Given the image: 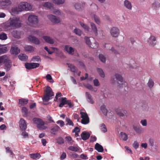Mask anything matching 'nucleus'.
<instances>
[{
  "label": "nucleus",
  "mask_w": 160,
  "mask_h": 160,
  "mask_svg": "<svg viewBox=\"0 0 160 160\" xmlns=\"http://www.w3.org/2000/svg\"><path fill=\"white\" fill-rule=\"evenodd\" d=\"M18 58L20 60L23 61H26L28 58V56L24 54H20Z\"/></svg>",
  "instance_id": "obj_29"
},
{
  "label": "nucleus",
  "mask_w": 160,
  "mask_h": 160,
  "mask_svg": "<svg viewBox=\"0 0 160 160\" xmlns=\"http://www.w3.org/2000/svg\"><path fill=\"white\" fill-rule=\"evenodd\" d=\"M101 110L104 115H107L108 111L106 109V106L105 105H103L101 106Z\"/></svg>",
  "instance_id": "obj_35"
},
{
  "label": "nucleus",
  "mask_w": 160,
  "mask_h": 160,
  "mask_svg": "<svg viewBox=\"0 0 160 160\" xmlns=\"http://www.w3.org/2000/svg\"><path fill=\"white\" fill-rule=\"evenodd\" d=\"M91 26V27L94 33L96 36L98 35V30L95 24L92 22H91L90 23Z\"/></svg>",
  "instance_id": "obj_27"
},
{
  "label": "nucleus",
  "mask_w": 160,
  "mask_h": 160,
  "mask_svg": "<svg viewBox=\"0 0 160 160\" xmlns=\"http://www.w3.org/2000/svg\"><path fill=\"white\" fill-rule=\"evenodd\" d=\"M28 38L31 42L35 44L38 45L40 43L39 39L35 37L29 36Z\"/></svg>",
  "instance_id": "obj_15"
},
{
  "label": "nucleus",
  "mask_w": 160,
  "mask_h": 160,
  "mask_svg": "<svg viewBox=\"0 0 160 160\" xmlns=\"http://www.w3.org/2000/svg\"><path fill=\"white\" fill-rule=\"evenodd\" d=\"M94 18L96 22L98 24H99L100 22L98 17L96 15H94Z\"/></svg>",
  "instance_id": "obj_51"
},
{
  "label": "nucleus",
  "mask_w": 160,
  "mask_h": 160,
  "mask_svg": "<svg viewBox=\"0 0 160 160\" xmlns=\"http://www.w3.org/2000/svg\"><path fill=\"white\" fill-rule=\"evenodd\" d=\"M84 39L87 44L90 47L92 48H95L98 47V42H95L94 43H92L89 37L85 36L84 37Z\"/></svg>",
  "instance_id": "obj_7"
},
{
  "label": "nucleus",
  "mask_w": 160,
  "mask_h": 160,
  "mask_svg": "<svg viewBox=\"0 0 160 160\" xmlns=\"http://www.w3.org/2000/svg\"><path fill=\"white\" fill-rule=\"evenodd\" d=\"M101 129L102 132H105L107 131V129L105 124L102 123L101 126Z\"/></svg>",
  "instance_id": "obj_48"
},
{
  "label": "nucleus",
  "mask_w": 160,
  "mask_h": 160,
  "mask_svg": "<svg viewBox=\"0 0 160 160\" xmlns=\"http://www.w3.org/2000/svg\"><path fill=\"white\" fill-rule=\"evenodd\" d=\"M120 136L121 139L124 141H127L128 138V135L125 132H121Z\"/></svg>",
  "instance_id": "obj_30"
},
{
  "label": "nucleus",
  "mask_w": 160,
  "mask_h": 160,
  "mask_svg": "<svg viewBox=\"0 0 160 160\" xmlns=\"http://www.w3.org/2000/svg\"><path fill=\"white\" fill-rule=\"evenodd\" d=\"M68 65V67L70 68L72 72H76L78 71V69L77 68L72 64H67Z\"/></svg>",
  "instance_id": "obj_28"
},
{
  "label": "nucleus",
  "mask_w": 160,
  "mask_h": 160,
  "mask_svg": "<svg viewBox=\"0 0 160 160\" xmlns=\"http://www.w3.org/2000/svg\"><path fill=\"white\" fill-rule=\"evenodd\" d=\"M141 123L143 126H146L147 125V122L146 119L142 120L141 121Z\"/></svg>",
  "instance_id": "obj_64"
},
{
  "label": "nucleus",
  "mask_w": 160,
  "mask_h": 160,
  "mask_svg": "<svg viewBox=\"0 0 160 160\" xmlns=\"http://www.w3.org/2000/svg\"><path fill=\"white\" fill-rule=\"evenodd\" d=\"M110 50L113 53L117 55V54H119V52L117 51L116 50H115L113 47H112L110 49Z\"/></svg>",
  "instance_id": "obj_59"
},
{
  "label": "nucleus",
  "mask_w": 160,
  "mask_h": 160,
  "mask_svg": "<svg viewBox=\"0 0 160 160\" xmlns=\"http://www.w3.org/2000/svg\"><path fill=\"white\" fill-rule=\"evenodd\" d=\"M30 157L32 159H38L41 157L40 154L39 153L30 154L29 155Z\"/></svg>",
  "instance_id": "obj_26"
},
{
  "label": "nucleus",
  "mask_w": 160,
  "mask_h": 160,
  "mask_svg": "<svg viewBox=\"0 0 160 160\" xmlns=\"http://www.w3.org/2000/svg\"><path fill=\"white\" fill-rule=\"evenodd\" d=\"M42 38L46 42L48 43L52 44L54 43L53 39L49 36H43Z\"/></svg>",
  "instance_id": "obj_19"
},
{
  "label": "nucleus",
  "mask_w": 160,
  "mask_h": 160,
  "mask_svg": "<svg viewBox=\"0 0 160 160\" xmlns=\"http://www.w3.org/2000/svg\"><path fill=\"white\" fill-rule=\"evenodd\" d=\"M59 129V127L57 125L51 129L52 132L53 134H55V132L58 131Z\"/></svg>",
  "instance_id": "obj_37"
},
{
  "label": "nucleus",
  "mask_w": 160,
  "mask_h": 160,
  "mask_svg": "<svg viewBox=\"0 0 160 160\" xmlns=\"http://www.w3.org/2000/svg\"><path fill=\"white\" fill-rule=\"evenodd\" d=\"M5 57L4 58L3 62L4 64L5 67L7 68V71L9 70L12 66V62L8 57L5 55Z\"/></svg>",
  "instance_id": "obj_9"
},
{
  "label": "nucleus",
  "mask_w": 160,
  "mask_h": 160,
  "mask_svg": "<svg viewBox=\"0 0 160 160\" xmlns=\"http://www.w3.org/2000/svg\"><path fill=\"white\" fill-rule=\"evenodd\" d=\"M66 157V154L65 152H63L60 157V159L62 160L65 159Z\"/></svg>",
  "instance_id": "obj_62"
},
{
  "label": "nucleus",
  "mask_w": 160,
  "mask_h": 160,
  "mask_svg": "<svg viewBox=\"0 0 160 160\" xmlns=\"http://www.w3.org/2000/svg\"><path fill=\"white\" fill-rule=\"evenodd\" d=\"M53 3L58 4L60 5L63 3L65 0H52Z\"/></svg>",
  "instance_id": "obj_39"
},
{
  "label": "nucleus",
  "mask_w": 160,
  "mask_h": 160,
  "mask_svg": "<svg viewBox=\"0 0 160 160\" xmlns=\"http://www.w3.org/2000/svg\"><path fill=\"white\" fill-rule=\"evenodd\" d=\"M66 121L67 122L68 124L69 125L73 126V123L70 119L66 118Z\"/></svg>",
  "instance_id": "obj_53"
},
{
  "label": "nucleus",
  "mask_w": 160,
  "mask_h": 160,
  "mask_svg": "<svg viewBox=\"0 0 160 160\" xmlns=\"http://www.w3.org/2000/svg\"><path fill=\"white\" fill-rule=\"evenodd\" d=\"M45 92L46 94L42 98V100L45 102H48L50 99V98L54 95L53 93L51 88L48 86L47 87Z\"/></svg>",
  "instance_id": "obj_3"
},
{
  "label": "nucleus",
  "mask_w": 160,
  "mask_h": 160,
  "mask_svg": "<svg viewBox=\"0 0 160 160\" xmlns=\"http://www.w3.org/2000/svg\"><path fill=\"white\" fill-rule=\"evenodd\" d=\"M99 58L100 60L102 62H105L106 58L102 54H99Z\"/></svg>",
  "instance_id": "obj_47"
},
{
  "label": "nucleus",
  "mask_w": 160,
  "mask_h": 160,
  "mask_svg": "<svg viewBox=\"0 0 160 160\" xmlns=\"http://www.w3.org/2000/svg\"><path fill=\"white\" fill-rule=\"evenodd\" d=\"M156 38L155 36H151L148 41V42L151 46H154L156 45Z\"/></svg>",
  "instance_id": "obj_16"
},
{
  "label": "nucleus",
  "mask_w": 160,
  "mask_h": 160,
  "mask_svg": "<svg viewBox=\"0 0 160 160\" xmlns=\"http://www.w3.org/2000/svg\"><path fill=\"white\" fill-rule=\"evenodd\" d=\"M97 70L101 77L103 78L105 77L104 73L102 69L98 68H97Z\"/></svg>",
  "instance_id": "obj_36"
},
{
  "label": "nucleus",
  "mask_w": 160,
  "mask_h": 160,
  "mask_svg": "<svg viewBox=\"0 0 160 160\" xmlns=\"http://www.w3.org/2000/svg\"><path fill=\"white\" fill-rule=\"evenodd\" d=\"M46 78L47 80L49 81L51 83H53L54 82V81L53 80L52 76L49 74H48L46 75Z\"/></svg>",
  "instance_id": "obj_45"
},
{
  "label": "nucleus",
  "mask_w": 160,
  "mask_h": 160,
  "mask_svg": "<svg viewBox=\"0 0 160 160\" xmlns=\"http://www.w3.org/2000/svg\"><path fill=\"white\" fill-rule=\"evenodd\" d=\"M81 26L83 27L85 29L87 30L88 31H89V28L86 25L82 22H80Z\"/></svg>",
  "instance_id": "obj_49"
},
{
  "label": "nucleus",
  "mask_w": 160,
  "mask_h": 160,
  "mask_svg": "<svg viewBox=\"0 0 160 160\" xmlns=\"http://www.w3.org/2000/svg\"><path fill=\"white\" fill-rule=\"evenodd\" d=\"M58 100L60 102L59 104L60 107H62L64 105L66 104L67 99L66 98H60Z\"/></svg>",
  "instance_id": "obj_20"
},
{
  "label": "nucleus",
  "mask_w": 160,
  "mask_h": 160,
  "mask_svg": "<svg viewBox=\"0 0 160 160\" xmlns=\"http://www.w3.org/2000/svg\"><path fill=\"white\" fill-rule=\"evenodd\" d=\"M94 148L99 152H102L103 151V147L98 143H97L95 144Z\"/></svg>",
  "instance_id": "obj_24"
},
{
  "label": "nucleus",
  "mask_w": 160,
  "mask_h": 160,
  "mask_svg": "<svg viewBox=\"0 0 160 160\" xmlns=\"http://www.w3.org/2000/svg\"><path fill=\"white\" fill-rule=\"evenodd\" d=\"M33 122L37 124V127L39 129H45L47 127L44 126L45 123L41 119L34 118L33 119Z\"/></svg>",
  "instance_id": "obj_2"
},
{
  "label": "nucleus",
  "mask_w": 160,
  "mask_h": 160,
  "mask_svg": "<svg viewBox=\"0 0 160 160\" xmlns=\"http://www.w3.org/2000/svg\"><path fill=\"white\" fill-rule=\"evenodd\" d=\"M28 101L27 99L22 98L19 99V104L21 105H24L27 104L28 102Z\"/></svg>",
  "instance_id": "obj_32"
},
{
  "label": "nucleus",
  "mask_w": 160,
  "mask_h": 160,
  "mask_svg": "<svg viewBox=\"0 0 160 160\" xmlns=\"http://www.w3.org/2000/svg\"><path fill=\"white\" fill-rule=\"evenodd\" d=\"M18 7L21 10H25L29 11L32 9V7L31 5L26 2H20L18 5Z\"/></svg>",
  "instance_id": "obj_5"
},
{
  "label": "nucleus",
  "mask_w": 160,
  "mask_h": 160,
  "mask_svg": "<svg viewBox=\"0 0 160 160\" xmlns=\"http://www.w3.org/2000/svg\"><path fill=\"white\" fill-rule=\"evenodd\" d=\"M21 135L24 138H28V133L25 131H23Z\"/></svg>",
  "instance_id": "obj_52"
},
{
  "label": "nucleus",
  "mask_w": 160,
  "mask_h": 160,
  "mask_svg": "<svg viewBox=\"0 0 160 160\" xmlns=\"http://www.w3.org/2000/svg\"><path fill=\"white\" fill-rule=\"evenodd\" d=\"M28 20L34 26L37 25L39 22L38 17L34 15H29L28 18Z\"/></svg>",
  "instance_id": "obj_6"
},
{
  "label": "nucleus",
  "mask_w": 160,
  "mask_h": 160,
  "mask_svg": "<svg viewBox=\"0 0 160 160\" xmlns=\"http://www.w3.org/2000/svg\"><path fill=\"white\" fill-rule=\"evenodd\" d=\"M68 149L69 150L74 152H77L78 150L77 147L73 146L69 147L68 148Z\"/></svg>",
  "instance_id": "obj_44"
},
{
  "label": "nucleus",
  "mask_w": 160,
  "mask_h": 160,
  "mask_svg": "<svg viewBox=\"0 0 160 160\" xmlns=\"http://www.w3.org/2000/svg\"><path fill=\"white\" fill-rule=\"evenodd\" d=\"M12 11L14 14H18L21 10L18 7H13L12 9Z\"/></svg>",
  "instance_id": "obj_33"
},
{
  "label": "nucleus",
  "mask_w": 160,
  "mask_h": 160,
  "mask_svg": "<svg viewBox=\"0 0 160 160\" xmlns=\"http://www.w3.org/2000/svg\"><path fill=\"white\" fill-rule=\"evenodd\" d=\"M85 5V3L81 4L77 3L74 5V7L76 10L79 11L82 9Z\"/></svg>",
  "instance_id": "obj_23"
},
{
  "label": "nucleus",
  "mask_w": 160,
  "mask_h": 160,
  "mask_svg": "<svg viewBox=\"0 0 160 160\" xmlns=\"http://www.w3.org/2000/svg\"><path fill=\"white\" fill-rule=\"evenodd\" d=\"M152 8L154 9H156L160 7V3L158 2L155 1L154 3L152 4Z\"/></svg>",
  "instance_id": "obj_34"
},
{
  "label": "nucleus",
  "mask_w": 160,
  "mask_h": 160,
  "mask_svg": "<svg viewBox=\"0 0 160 160\" xmlns=\"http://www.w3.org/2000/svg\"><path fill=\"white\" fill-rule=\"evenodd\" d=\"M81 118H82L81 122L84 124H86L89 123V119L87 114L86 112H81Z\"/></svg>",
  "instance_id": "obj_8"
},
{
  "label": "nucleus",
  "mask_w": 160,
  "mask_h": 160,
  "mask_svg": "<svg viewBox=\"0 0 160 160\" xmlns=\"http://www.w3.org/2000/svg\"><path fill=\"white\" fill-rule=\"evenodd\" d=\"M48 18L53 23L56 24L60 22V20L59 18L52 14L49 15L47 16Z\"/></svg>",
  "instance_id": "obj_11"
},
{
  "label": "nucleus",
  "mask_w": 160,
  "mask_h": 160,
  "mask_svg": "<svg viewBox=\"0 0 160 160\" xmlns=\"http://www.w3.org/2000/svg\"><path fill=\"white\" fill-rule=\"evenodd\" d=\"M34 48L32 46L30 45L26 46L24 47V49L26 51L29 52H32L34 51Z\"/></svg>",
  "instance_id": "obj_31"
},
{
  "label": "nucleus",
  "mask_w": 160,
  "mask_h": 160,
  "mask_svg": "<svg viewBox=\"0 0 160 160\" xmlns=\"http://www.w3.org/2000/svg\"><path fill=\"white\" fill-rule=\"evenodd\" d=\"M33 62H39L41 61L40 57L39 56L33 57L31 59Z\"/></svg>",
  "instance_id": "obj_46"
},
{
  "label": "nucleus",
  "mask_w": 160,
  "mask_h": 160,
  "mask_svg": "<svg viewBox=\"0 0 160 160\" xmlns=\"http://www.w3.org/2000/svg\"><path fill=\"white\" fill-rule=\"evenodd\" d=\"M57 123L58 124H59L60 126L61 127L65 125L64 122L63 121L61 120L57 121Z\"/></svg>",
  "instance_id": "obj_56"
},
{
  "label": "nucleus",
  "mask_w": 160,
  "mask_h": 160,
  "mask_svg": "<svg viewBox=\"0 0 160 160\" xmlns=\"http://www.w3.org/2000/svg\"><path fill=\"white\" fill-rule=\"evenodd\" d=\"M74 32L77 35L80 36L82 34V31L79 29L76 28L74 30Z\"/></svg>",
  "instance_id": "obj_41"
},
{
  "label": "nucleus",
  "mask_w": 160,
  "mask_h": 160,
  "mask_svg": "<svg viewBox=\"0 0 160 160\" xmlns=\"http://www.w3.org/2000/svg\"><path fill=\"white\" fill-rule=\"evenodd\" d=\"M64 49L69 54H73L74 50L72 47H69L68 46L66 45L65 46Z\"/></svg>",
  "instance_id": "obj_25"
},
{
  "label": "nucleus",
  "mask_w": 160,
  "mask_h": 160,
  "mask_svg": "<svg viewBox=\"0 0 160 160\" xmlns=\"http://www.w3.org/2000/svg\"><path fill=\"white\" fill-rule=\"evenodd\" d=\"M62 96V93L61 92H58L57 93L55 97V99H54V101H57L58 99V98L59 97H60Z\"/></svg>",
  "instance_id": "obj_54"
},
{
  "label": "nucleus",
  "mask_w": 160,
  "mask_h": 160,
  "mask_svg": "<svg viewBox=\"0 0 160 160\" xmlns=\"http://www.w3.org/2000/svg\"><path fill=\"white\" fill-rule=\"evenodd\" d=\"M12 2L11 0H4L0 2V6L6 8L11 4Z\"/></svg>",
  "instance_id": "obj_14"
},
{
  "label": "nucleus",
  "mask_w": 160,
  "mask_h": 160,
  "mask_svg": "<svg viewBox=\"0 0 160 160\" xmlns=\"http://www.w3.org/2000/svg\"><path fill=\"white\" fill-rule=\"evenodd\" d=\"M80 158L81 159H84V160H87L88 159V158L87 157V155H85L84 154H82L80 156Z\"/></svg>",
  "instance_id": "obj_61"
},
{
  "label": "nucleus",
  "mask_w": 160,
  "mask_h": 160,
  "mask_svg": "<svg viewBox=\"0 0 160 160\" xmlns=\"http://www.w3.org/2000/svg\"><path fill=\"white\" fill-rule=\"evenodd\" d=\"M66 141L68 142H70L71 143L72 142L71 141H72V139L71 137L70 136H67L65 137Z\"/></svg>",
  "instance_id": "obj_63"
},
{
  "label": "nucleus",
  "mask_w": 160,
  "mask_h": 160,
  "mask_svg": "<svg viewBox=\"0 0 160 160\" xmlns=\"http://www.w3.org/2000/svg\"><path fill=\"white\" fill-rule=\"evenodd\" d=\"M90 133L87 132H83L81 134V139L83 140H86L88 139L90 136Z\"/></svg>",
  "instance_id": "obj_17"
},
{
  "label": "nucleus",
  "mask_w": 160,
  "mask_h": 160,
  "mask_svg": "<svg viewBox=\"0 0 160 160\" xmlns=\"http://www.w3.org/2000/svg\"><path fill=\"white\" fill-rule=\"evenodd\" d=\"M22 113L24 114V115L26 116L28 114V110L26 107H23L22 109Z\"/></svg>",
  "instance_id": "obj_50"
},
{
  "label": "nucleus",
  "mask_w": 160,
  "mask_h": 160,
  "mask_svg": "<svg viewBox=\"0 0 160 160\" xmlns=\"http://www.w3.org/2000/svg\"><path fill=\"white\" fill-rule=\"evenodd\" d=\"M7 38V36L6 34L4 33H2L0 34V39L2 40H5Z\"/></svg>",
  "instance_id": "obj_42"
},
{
  "label": "nucleus",
  "mask_w": 160,
  "mask_h": 160,
  "mask_svg": "<svg viewBox=\"0 0 160 160\" xmlns=\"http://www.w3.org/2000/svg\"><path fill=\"white\" fill-rule=\"evenodd\" d=\"M57 142L59 144H62L64 143V139L61 137H59L56 139Z\"/></svg>",
  "instance_id": "obj_43"
},
{
  "label": "nucleus",
  "mask_w": 160,
  "mask_h": 160,
  "mask_svg": "<svg viewBox=\"0 0 160 160\" xmlns=\"http://www.w3.org/2000/svg\"><path fill=\"white\" fill-rule=\"evenodd\" d=\"M111 35L114 37H117L118 36L119 33V29L116 27L112 28L110 31Z\"/></svg>",
  "instance_id": "obj_12"
},
{
  "label": "nucleus",
  "mask_w": 160,
  "mask_h": 160,
  "mask_svg": "<svg viewBox=\"0 0 160 160\" xmlns=\"http://www.w3.org/2000/svg\"><path fill=\"white\" fill-rule=\"evenodd\" d=\"M11 53L13 54H18L20 52L19 49L17 47H12L10 50Z\"/></svg>",
  "instance_id": "obj_21"
},
{
  "label": "nucleus",
  "mask_w": 160,
  "mask_h": 160,
  "mask_svg": "<svg viewBox=\"0 0 160 160\" xmlns=\"http://www.w3.org/2000/svg\"><path fill=\"white\" fill-rule=\"evenodd\" d=\"M93 82L95 86H98L100 84L99 81L97 79H95L93 80Z\"/></svg>",
  "instance_id": "obj_57"
},
{
  "label": "nucleus",
  "mask_w": 160,
  "mask_h": 160,
  "mask_svg": "<svg viewBox=\"0 0 160 160\" xmlns=\"http://www.w3.org/2000/svg\"><path fill=\"white\" fill-rule=\"evenodd\" d=\"M133 128L138 133H139L141 131L140 129L138 127L133 126Z\"/></svg>",
  "instance_id": "obj_60"
},
{
  "label": "nucleus",
  "mask_w": 160,
  "mask_h": 160,
  "mask_svg": "<svg viewBox=\"0 0 160 160\" xmlns=\"http://www.w3.org/2000/svg\"><path fill=\"white\" fill-rule=\"evenodd\" d=\"M148 86L150 88H152L153 86L154 82L150 78L148 83Z\"/></svg>",
  "instance_id": "obj_40"
},
{
  "label": "nucleus",
  "mask_w": 160,
  "mask_h": 160,
  "mask_svg": "<svg viewBox=\"0 0 160 160\" xmlns=\"http://www.w3.org/2000/svg\"><path fill=\"white\" fill-rule=\"evenodd\" d=\"M133 146L135 149H137L139 146L138 143L137 141H135L133 144Z\"/></svg>",
  "instance_id": "obj_58"
},
{
  "label": "nucleus",
  "mask_w": 160,
  "mask_h": 160,
  "mask_svg": "<svg viewBox=\"0 0 160 160\" xmlns=\"http://www.w3.org/2000/svg\"><path fill=\"white\" fill-rule=\"evenodd\" d=\"M124 5L125 7L129 10L132 9V5L131 2L128 0H125L124 2Z\"/></svg>",
  "instance_id": "obj_22"
},
{
  "label": "nucleus",
  "mask_w": 160,
  "mask_h": 160,
  "mask_svg": "<svg viewBox=\"0 0 160 160\" xmlns=\"http://www.w3.org/2000/svg\"><path fill=\"white\" fill-rule=\"evenodd\" d=\"M19 127L22 131H25L27 126L25 121L23 118H21L19 122Z\"/></svg>",
  "instance_id": "obj_13"
},
{
  "label": "nucleus",
  "mask_w": 160,
  "mask_h": 160,
  "mask_svg": "<svg viewBox=\"0 0 160 160\" xmlns=\"http://www.w3.org/2000/svg\"><path fill=\"white\" fill-rule=\"evenodd\" d=\"M116 112L117 114L120 117H123L124 115V113L122 112L119 110L117 109L116 110Z\"/></svg>",
  "instance_id": "obj_55"
},
{
  "label": "nucleus",
  "mask_w": 160,
  "mask_h": 160,
  "mask_svg": "<svg viewBox=\"0 0 160 160\" xmlns=\"http://www.w3.org/2000/svg\"><path fill=\"white\" fill-rule=\"evenodd\" d=\"M44 6L49 9L53 8L52 4L49 2H45L44 4Z\"/></svg>",
  "instance_id": "obj_38"
},
{
  "label": "nucleus",
  "mask_w": 160,
  "mask_h": 160,
  "mask_svg": "<svg viewBox=\"0 0 160 160\" xmlns=\"http://www.w3.org/2000/svg\"><path fill=\"white\" fill-rule=\"evenodd\" d=\"M39 66V63H26L25 64V68L28 70L36 68L38 67Z\"/></svg>",
  "instance_id": "obj_10"
},
{
  "label": "nucleus",
  "mask_w": 160,
  "mask_h": 160,
  "mask_svg": "<svg viewBox=\"0 0 160 160\" xmlns=\"http://www.w3.org/2000/svg\"><path fill=\"white\" fill-rule=\"evenodd\" d=\"M10 26L14 28L20 27L22 25V21L19 17L11 18L9 19Z\"/></svg>",
  "instance_id": "obj_1"
},
{
  "label": "nucleus",
  "mask_w": 160,
  "mask_h": 160,
  "mask_svg": "<svg viewBox=\"0 0 160 160\" xmlns=\"http://www.w3.org/2000/svg\"><path fill=\"white\" fill-rule=\"evenodd\" d=\"M115 76L118 80V86L119 88L125 87L127 86V83L123 81L122 76L118 74H116Z\"/></svg>",
  "instance_id": "obj_4"
},
{
  "label": "nucleus",
  "mask_w": 160,
  "mask_h": 160,
  "mask_svg": "<svg viewBox=\"0 0 160 160\" xmlns=\"http://www.w3.org/2000/svg\"><path fill=\"white\" fill-rule=\"evenodd\" d=\"M85 95L88 102L91 104H93L94 101L90 93L88 92H86Z\"/></svg>",
  "instance_id": "obj_18"
}]
</instances>
